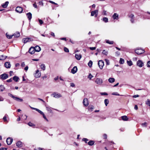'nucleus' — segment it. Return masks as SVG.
Returning <instances> with one entry per match:
<instances>
[{
  "mask_svg": "<svg viewBox=\"0 0 150 150\" xmlns=\"http://www.w3.org/2000/svg\"><path fill=\"white\" fill-rule=\"evenodd\" d=\"M83 103L84 105L85 106H87L88 105V99L87 98H85L83 101Z\"/></svg>",
  "mask_w": 150,
  "mask_h": 150,
  "instance_id": "obj_12",
  "label": "nucleus"
},
{
  "mask_svg": "<svg viewBox=\"0 0 150 150\" xmlns=\"http://www.w3.org/2000/svg\"><path fill=\"white\" fill-rule=\"evenodd\" d=\"M75 58L78 60H79L81 58V55L80 54H76Z\"/></svg>",
  "mask_w": 150,
  "mask_h": 150,
  "instance_id": "obj_17",
  "label": "nucleus"
},
{
  "mask_svg": "<svg viewBox=\"0 0 150 150\" xmlns=\"http://www.w3.org/2000/svg\"><path fill=\"white\" fill-rule=\"evenodd\" d=\"M134 108L136 110H137L138 109V106L137 105H135Z\"/></svg>",
  "mask_w": 150,
  "mask_h": 150,
  "instance_id": "obj_64",
  "label": "nucleus"
},
{
  "mask_svg": "<svg viewBox=\"0 0 150 150\" xmlns=\"http://www.w3.org/2000/svg\"><path fill=\"white\" fill-rule=\"evenodd\" d=\"M34 76L36 78H39L41 76V73L38 70H37L34 74Z\"/></svg>",
  "mask_w": 150,
  "mask_h": 150,
  "instance_id": "obj_7",
  "label": "nucleus"
},
{
  "mask_svg": "<svg viewBox=\"0 0 150 150\" xmlns=\"http://www.w3.org/2000/svg\"><path fill=\"white\" fill-rule=\"evenodd\" d=\"M124 62V60L122 58H120L119 63L121 64H123Z\"/></svg>",
  "mask_w": 150,
  "mask_h": 150,
  "instance_id": "obj_38",
  "label": "nucleus"
},
{
  "mask_svg": "<svg viewBox=\"0 0 150 150\" xmlns=\"http://www.w3.org/2000/svg\"><path fill=\"white\" fill-rule=\"evenodd\" d=\"M4 66L6 68H9V62H5L4 64Z\"/></svg>",
  "mask_w": 150,
  "mask_h": 150,
  "instance_id": "obj_30",
  "label": "nucleus"
},
{
  "mask_svg": "<svg viewBox=\"0 0 150 150\" xmlns=\"http://www.w3.org/2000/svg\"><path fill=\"white\" fill-rule=\"evenodd\" d=\"M129 17L131 18H133L134 17V15L133 14H131L129 15Z\"/></svg>",
  "mask_w": 150,
  "mask_h": 150,
  "instance_id": "obj_48",
  "label": "nucleus"
},
{
  "mask_svg": "<svg viewBox=\"0 0 150 150\" xmlns=\"http://www.w3.org/2000/svg\"><path fill=\"white\" fill-rule=\"evenodd\" d=\"M30 108L33 109V110H35L37 111L38 112H39L40 111V110H39L38 109H37V108H33V107H30Z\"/></svg>",
  "mask_w": 150,
  "mask_h": 150,
  "instance_id": "obj_41",
  "label": "nucleus"
},
{
  "mask_svg": "<svg viewBox=\"0 0 150 150\" xmlns=\"http://www.w3.org/2000/svg\"><path fill=\"white\" fill-rule=\"evenodd\" d=\"M43 116V117L44 118V119L45 120L47 121H48V120H47V118L46 117V116H45L44 114V113L42 112V111H41V110L40 111V112H39Z\"/></svg>",
  "mask_w": 150,
  "mask_h": 150,
  "instance_id": "obj_22",
  "label": "nucleus"
},
{
  "mask_svg": "<svg viewBox=\"0 0 150 150\" xmlns=\"http://www.w3.org/2000/svg\"><path fill=\"white\" fill-rule=\"evenodd\" d=\"M35 51L39 52L41 50V48L38 46H36L34 48Z\"/></svg>",
  "mask_w": 150,
  "mask_h": 150,
  "instance_id": "obj_18",
  "label": "nucleus"
},
{
  "mask_svg": "<svg viewBox=\"0 0 150 150\" xmlns=\"http://www.w3.org/2000/svg\"><path fill=\"white\" fill-rule=\"evenodd\" d=\"M137 65L139 67H142L144 66V64L142 60H139L137 62Z\"/></svg>",
  "mask_w": 150,
  "mask_h": 150,
  "instance_id": "obj_8",
  "label": "nucleus"
},
{
  "mask_svg": "<svg viewBox=\"0 0 150 150\" xmlns=\"http://www.w3.org/2000/svg\"><path fill=\"white\" fill-rule=\"evenodd\" d=\"M93 64V62L91 60H90L88 63V65L90 67H91Z\"/></svg>",
  "mask_w": 150,
  "mask_h": 150,
  "instance_id": "obj_37",
  "label": "nucleus"
},
{
  "mask_svg": "<svg viewBox=\"0 0 150 150\" xmlns=\"http://www.w3.org/2000/svg\"><path fill=\"white\" fill-rule=\"evenodd\" d=\"M49 2L50 3H52V4H56V5H57V3H55L53 1H49Z\"/></svg>",
  "mask_w": 150,
  "mask_h": 150,
  "instance_id": "obj_53",
  "label": "nucleus"
},
{
  "mask_svg": "<svg viewBox=\"0 0 150 150\" xmlns=\"http://www.w3.org/2000/svg\"><path fill=\"white\" fill-rule=\"evenodd\" d=\"M28 125L30 126L33 127L35 126V125L30 122L28 123Z\"/></svg>",
  "mask_w": 150,
  "mask_h": 150,
  "instance_id": "obj_42",
  "label": "nucleus"
},
{
  "mask_svg": "<svg viewBox=\"0 0 150 150\" xmlns=\"http://www.w3.org/2000/svg\"><path fill=\"white\" fill-rule=\"evenodd\" d=\"M28 66H27L26 67H25V68H24V70L25 71H27L28 70Z\"/></svg>",
  "mask_w": 150,
  "mask_h": 150,
  "instance_id": "obj_56",
  "label": "nucleus"
},
{
  "mask_svg": "<svg viewBox=\"0 0 150 150\" xmlns=\"http://www.w3.org/2000/svg\"><path fill=\"white\" fill-rule=\"evenodd\" d=\"M106 42L107 43L111 45L113 44L114 42L113 41H110L109 40H107L106 41Z\"/></svg>",
  "mask_w": 150,
  "mask_h": 150,
  "instance_id": "obj_34",
  "label": "nucleus"
},
{
  "mask_svg": "<svg viewBox=\"0 0 150 150\" xmlns=\"http://www.w3.org/2000/svg\"><path fill=\"white\" fill-rule=\"evenodd\" d=\"M70 86L72 87H74L75 86V85L74 83H70Z\"/></svg>",
  "mask_w": 150,
  "mask_h": 150,
  "instance_id": "obj_55",
  "label": "nucleus"
},
{
  "mask_svg": "<svg viewBox=\"0 0 150 150\" xmlns=\"http://www.w3.org/2000/svg\"><path fill=\"white\" fill-rule=\"evenodd\" d=\"M9 4V2L8 1H6L5 3L2 4L1 6L4 8H6L7 6Z\"/></svg>",
  "mask_w": 150,
  "mask_h": 150,
  "instance_id": "obj_20",
  "label": "nucleus"
},
{
  "mask_svg": "<svg viewBox=\"0 0 150 150\" xmlns=\"http://www.w3.org/2000/svg\"><path fill=\"white\" fill-rule=\"evenodd\" d=\"M94 142L93 141L90 140L88 143V144L90 146H92L94 144Z\"/></svg>",
  "mask_w": 150,
  "mask_h": 150,
  "instance_id": "obj_27",
  "label": "nucleus"
},
{
  "mask_svg": "<svg viewBox=\"0 0 150 150\" xmlns=\"http://www.w3.org/2000/svg\"><path fill=\"white\" fill-rule=\"evenodd\" d=\"M25 66V64L24 62H23L21 63V66L22 67H24Z\"/></svg>",
  "mask_w": 150,
  "mask_h": 150,
  "instance_id": "obj_59",
  "label": "nucleus"
},
{
  "mask_svg": "<svg viewBox=\"0 0 150 150\" xmlns=\"http://www.w3.org/2000/svg\"><path fill=\"white\" fill-rule=\"evenodd\" d=\"M127 63L128 65L129 66H131L132 65V61L131 60L130 61H127Z\"/></svg>",
  "mask_w": 150,
  "mask_h": 150,
  "instance_id": "obj_31",
  "label": "nucleus"
},
{
  "mask_svg": "<svg viewBox=\"0 0 150 150\" xmlns=\"http://www.w3.org/2000/svg\"><path fill=\"white\" fill-rule=\"evenodd\" d=\"M98 65L100 69H102L104 65V62L102 60H99L98 62Z\"/></svg>",
  "mask_w": 150,
  "mask_h": 150,
  "instance_id": "obj_2",
  "label": "nucleus"
},
{
  "mask_svg": "<svg viewBox=\"0 0 150 150\" xmlns=\"http://www.w3.org/2000/svg\"><path fill=\"white\" fill-rule=\"evenodd\" d=\"M122 119L124 121H127L128 120V118L125 115L122 116L121 117Z\"/></svg>",
  "mask_w": 150,
  "mask_h": 150,
  "instance_id": "obj_26",
  "label": "nucleus"
},
{
  "mask_svg": "<svg viewBox=\"0 0 150 150\" xmlns=\"http://www.w3.org/2000/svg\"><path fill=\"white\" fill-rule=\"evenodd\" d=\"M4 89V86L2 85L0 86V91H2Z\"/></svg>",
  "mask_w": 150,
  "mask_h": 150,
  "instance_id": "obj_39",
  "label": "nucleus"
},
{
  "mask_svg": "<svg viewBox=\"0 0 150 150\" xmlns=\"http://www.w3.org/2000/svg\"><path fill=\"white\" fill-rule=\"evenodd\" d=\"M147 66L148 67H150V61H148L147 62Z\"/></svg>",
  "mask_w": 150,
  "mask_h": 150,
  "instance_id": "obj_49",
  "label": "nucleus"
},
{
  "mask_svg": "<svg viewBox=\"0 0 150 150\" xmlns=\"http://www.w3.org/2000/svg\"><path fill=\"white\" fill-rule=\"evenodd\" d=\"M106 11L105 10H103V14L104 15H106Z\"/></svg>",
  "mask_w": 150,
  "mask_h": 150,
  "instance_id": "obj_54",
  "label": "nucleus"
},
{
  "mask_svg": "<svg viewBox=\"0 0 150 150\" xmlns=\"http://www.w3.org/2000/svg\"><path fill=\"white\" fill-rule=\"evenodd\" d=\"M35 52L34 47H31L29 50V52L30 53L33 54Z\"/></svg>",
  "mask_w": 150,
  "mask_h": 150,
  "instance_id": "obj_13",
  "label": "nucleus"
},
{
  "mask_svg": "<svg viewBox=\"0 0 150 150\" xmlns=\"http://www.w3.org/2000/svg\"><path fill=\"white\" fill-rule=\"evenodd\" d=\"M19 79L18 77L16 76H15L13 78V79L15 82H18Z\"/></svg>",
  "mask_w": 150,
  "mask_h": 150,
  "instance_id": "obj_24",
  "label": "nucleus"
},
{
  "mask_svg": "<svg viewBox=\"0 0 150 150\" xmlns=\"http://www.w3.org/2000/svg\"><path fill=\"white\" fill-rule=\"evenodd\" d=\"M118 15L116 13H115L112 16L114 20H117L119 18Z\"/></svg>",
  "mask_w": 150,
  "mask_h": 150,
  "instance_id": "obj_15",
  "label": "nucleus"
},
{
  "mask_svg": "<svg viewBox=\"0 0 150 150\" xmlns=\"http://www.w3.org/2000/svg\"><path fill=\"white\" fill-rule=\"evenodd\" d=\"M34 150H42V149L40 148H38L36 149H35Z\"/></svg>",
  "mask_w": 150,
  "mask_h": 150,
  "instance_id": "obj_57",
  "label": "nucleus"
},
{
  "mask_svg": "<svg viewBox=\"0 0 150 150\" xmlns=\"http://www.w3.org/2000/svg\"><path fill=\"white\" fill-rule=\"evenodd\" d=\"M23 8H22L20 7H17L16 9V11L19 13H21L22 12Z\"/></svg>",
  "mask_w": 150,
  "mask_h": 150,
  "instance_id": "obj_11",
  "label": "nucleus"
},
{
  "mask_svg": "<svg viewBox=\"0 0 150 150\" xmlns=\"http://www.w3.org/2000/svg\"><path fill=\"white\" fill-rule=\"evenodd\" d=\"M94 108V106L93 105H89L88 107V109L89 111H92Z\"/></svg>",
  "mask_w": 150,
  "mask_h": 150,
  "instance_id": "obj_29",
  "label": "nucleus"
},
{
  "mask_svg": "<svg viewBox=\"0 0 150 150\" xmlns=\"http://www.w3.org/2000/svg\"><path fill=\"white\" fill-rule=\"evenodd\" d=\"M98 12V10H96L94 11H93L91 12V16H93L95 15V17L97 16Z\"/></svg>",
  "mask_w": 150,
  "mask_h": 150,
  "instance_id": "obj_9",
  "label": "nucleus"
},
{
  "mask_svg": "<svg viewBox=\"0 0 150 150\" xmlns=\"http://www.w3.org/2000/svg\"><path fill=\"white\" fill-rule=\"evenodd\" d=\"M95 83L99 85H101L103 83V80L100 78H97L95 81Z\"/></svg>",
  "mask_w": 150,
  "mask_h": 150,
  "instance_id": "obj_3",
  "label": "nucleus"
},
{
  "mask_svg": "<svg viewBox=\"0 0 150 150\" xmlns=\"http://www.w3.org/2000/svg\"><path fill=\"white\" fill-rule=\"evenodd\" d=\"M108 80L110 83H112L115 82V79L113 78H110L108 79Z\"/></svg>",
  "mask_w": 150,
  "mask_h": 150,
  "instance_id": "obj_25",
  "label": "nucleus"
},
{
  "mask_svg": "<svg viewBox=\"0 0 150 150\" xmlns=\"http://www.w3.org/2000/svg\"><path fill=\"white\" fill-rule=\"evenodd\" d=\"M53 97L55 98H59L61 97V94L59 93H54L53 94Z\"/></svg>",
  "mask_w": 150,
  "mask_h": 150,
  "instance_id": "obj_16",
  "label": "nucleus"
},
{
  "mask_svg": "<svg viewBox=\"0 0 150 150\" xmlns=\"http://www.w3.org/2000/svg\"><path fill=\"white\" fill-rule=\"evenodd\" d=\"M20 36V33L19 32H16L13 35H10V39L12 38H17Z\"/></svg>",
  "mask_w": 150,
  "mask_h": 150,
  "instance_id": "obj_1",
  "label": "nucleus"
},
{
  "mask_svg": "<svg viewBox=\"0 0 150 150\" xmlns=\"http://www.w3.org/2000/svg\"><path fill=\"white\" fill-rule=\"evenodd\" d=\"M8 77V75L4 73L0 75V78L2 80H4Z\"/></svg>",
  "mask_w": 150,
  "mask_h": 150,
  "instance_id": "obj_10",
  "label": "nucleus"
},
{
  "mask_svg": "<svg viewBox=\"0 0 150 150\" xmlns=\"http://www.w3.org/2000/svg\"><path fill=\"white\" fill-rule=\"evenodd\" d=\"M47 110L50 113L52 112V108L50 107L47 106L46 107Z\"/></svg>",
  "mask_w": 150,
  "mask_h": 150,
  "instance_id": "obj_23",
  "label": "nucleus"
},
{
  "mask_svg": "<svg viewBox=\"0 0 150 150\" xmlns=\"http://www.w3.org/2000/svg\"><path fill=\"white\" fill-rule=\"evenodd\" d=\"M112 95H115V96H123V95H120L117 92H113L112 93Z\"/></svg>",
  "mask_w": 150,
  "mask_h": 150,
  "instance_id": "obj_35",
  "label": "nucleus"
},
{
  "mask_svg": "<svg viewBox=\"0 0 150 150\" xmlns=\"http://www.w3.org/2000/svg\"><path fill=\"white\" fill-rule=\"evenodd\" d=\"M93 77V76L91 74H90L88 76V78L90 80H91V78Z\"/></svg>",
  "mask_w": 150,
  "mask_h": 150,
  "instance_id": "obj_44",
  "label": "nucleus"
},
{
  "mask_svg": "<svg viewBox=\"0 0 150 150\" xmlns=\"http://www.w3.org/2000/svg\"><path fill=\"white\" fill-rule=\"evenodd\" d=\"M105 61L106 62V65H109L110 64L109 61L107 59H105Z\"/></svg>",
  "mask_w": 150,
  "mask_h": 150,
  "instance_id": "obj_43",
  "label": "nucleus"
},
{
  "mask_svg": "<svg viewBox=\"0 0 150 150\" xmlns=\"http://www.w3.org/2000/svg\"><path fill=\"white\" fill-rule=\"evenodd\" d=\"M102 53L104 55H107L108 54V52L105 51V50H103L102 52Z\"/></svg>",
  "mask_w": 150,
  "mask_h": 150,
  "instance_id": "obj_40",
  "label": "nucleus"
},
{
  "mask_svg": "<svg viewBox=\"0 0 150 150\" xmlns=\"http://www.w3.org/2000/svg\"><path fill=\"white\" fill-rule=\"evenodd\" d=\"M9 139V137H8L7 138L6 140V142L7 144L8 145H9V143H8V140Z\"/></svg>",
  "mask_w": 150,
  "mask_h": 150,
  "instance_id": "obj_63",
  "label": "nucleus"
},
{
  "mask_svg": "<svg viewBox=\"0 0 150 150\" xmlns=\"http://www.w3.org/2000/svg\"><path fill=\"white\" fill-rule=\"evenodd\" d=\"M103 21L105 23L108 22V19L106 17L103 18Z\"/></svg>",
  "mask_w": 150,
  "mask_h": 150,
  "instance_id": "obj_36",
  "label": "nucleus"
},
{
  "mask_svg": "<svg viewBox=\"0 0 150 150\" xmlns=\"http://www.w3.org/2000/svg\"><path fill=\"white\" fill-rule=\"evenodd\" d=\"M40 67L41 69L43 71L45 69V65L43 64H42L40 65Z\"/></svg>",
  "mask_w": 150,
  "mask_h": 150,
  "instance_id": "obj_28",
  "label": "nucleus"
},
{
  "mask_svg": "<svg viewBox=\"0 0 150 150\" xmlns=\"http://www.w3.org/2000/svg\"><path fill=\"white\" fill-rule=\"evenodd\" d=\"M39 5H41L42 6H43V3L42 1H40L39 2Z\"/></svg>",
  "mask_w": 150,
  "mask_h": 150,
  "instance_id": "obj_51",
  "label": "nucleus"
},
{
  "mask_svg": "<svg viewBox=\"0 0 150 150\" xmlns=\"http://www.w3.org/2000/svg\"><path fill=\"white\" fill-rule=\"evenodd\" d=\"M39 22L40 25H42L43 23V21L41 19H39Z\"/></svg>",
  "mask_w": 150,
  "mask_h": 150,
  "instance_id": "obj_50",
  "label": "nucleus"
},
{
  "mask_svg": "<svg viewBox=\"0 0 150 150\" xmlns=\"http://www.w3.org/2000/svg\"><path fill=\"white\" fill-rule=\"evenodd\" d=\"M0 150H7V149L5 148H0Z\"/></svg>",
  "mask_w": 150,
  "mask_h": 150,
  "instance_id": "obj_62",
  "label": "nucleus"
},
{
  "mask_svg": "<svg viewBox=\"0 0 150 150\" xmlns=\"http://www.w3.org/2000/svg\"><path fill=\"white\" fill-rule=\"evenodd\" d=\"M36 4V2L34 4H33V6L34 8H37V6Z\"/></svg>",
  "mask_w": 150,
  "mask_h": 150,
  "instance_id": "obj_61",
  "label": "nucleus"
},
{
  "mask_svg": "<svg viewBox=\"0 0 150 150\" xmlns=\"http://www.w3.org/2000/svg\"><path fill=\"white\" fill-rule=\"evenodd\" d=\"M82 140L84 142H85L86 143L88 140L86 138H84L82 139Z\"/></svg>",
  "mask_w": 150,
  "mask_h": 150,
  "instance_id": "obj_47",
  "label": "nucleus"
},
{
  "mask_svg": "<svg viewBox=\"0 0 150 150\" xmlns=\"http://www.w3.org/2000/svg\"><path fill=\"white\" fill-rule=\"evenodd\" d=\"M26 15L29 20H30L32 18V14L30 12L26 14Z\"/></svg>",
  "mask_w": 150,
  "mask_h": 150,
  "instance_id": "obj_21",
  "label": "nucleus"
},
{
  "mask_svg": "<svg viewBox=\"0 0 150 150\" xmlns=\"http://www.w3.org/2000/svg\"><path fill=\"white\" fill-rule=\"evenodd\" d=\"M10 96H11L12 98H13V99L18 101L22 102L23 101V100L22 99L19 98L17 97H16L12 94H10Z\"/></svg>",
  "mask_w": 150,
  "mask_h": 150,
  "instance_id": "obj_4",
  "label": "nucleus"
},
{
  "mask_svg": "<svg viewBox=\"0 0 150 150\" xmlns=\"http://www.w3.org/2000/svg\"><path fill=\"white\" fill-rule=\"evenodd\" d=\"M64 51L66 52H69V50L66 47H64Z\"/></svg>",
  "mask_w": 150,
  "mask_h": 150,
  "instance_id": "obj_45",
  "label": "nucleus"
},
{
  "mask_svg": "<svg viewBox=\"0 0 150 150\" xmlns=\"http://www.w3.org/2000/svg\"><path fill=\"white\" fill-rule=\"evenodd\" d=\"M107 135L106 134H104L103 135V137L104 139H106L107 138Z\"/></svg>",
  "mask_w": 150,
  "mask_h": 150,
  "instance_id": "obj_60",
  "label": "nucleus"
},
{
  "mask_svg": "<svg viewBox=\"0 0 150 150\" xmlns=\"http://www.w3.org/2000/svg\"><path fill=\"white\" fill-rule=\"evenodd\" d=\"M100 94L101 95H107L108 93L106 92H101L100 93Z\"/></svg>",
  "mask_w": 150,
  "mask_h": 150,
  "instance_id": "obj_46",
  "label": "nucleus"
},
{
  "mask_svg": "<svg viewBox=\"0 0 150 150\" xmlns=\"http://www.w3.org/2000/svg\"><path fill=\"white\" fill-rule=\"evenodd\" d=\"M50 34L51 35L53 36V37H54L55 36V35H54V33L52 32H51L50 33Z\"/></svg>",
  "mask_w": 150,
  "mask_h": 150,
  "instance_id": "obj_58",
  "label": "nucleus"
},
{
  "mask_svg": "<svg viewBox=\"0 0 150 150\" xmlns=\"http://www.w3.org/2000/svg\"><path fill=\"white\" fill-rule=\"evenodd\" d=\"M147 123L146 122H144V123H142L141 124V125L142 127H146L147 126Z\"/></svg>",
  "mask_w": 150,
  "mask_h": 150,
  "instance_id": "obj_32",
  "label": "nucleus"
},
{
  "mask_svg": "<svg viewBox=\"0 0 150 150\" xmlns=\"http://www.w3.org/2000/svg\"><path fill=\"white\" fill-rule=\"evenodd\" d=\"M96 48V47H90L89 49L91 50H95Z\"/></svg>",
  "mask_w": 150,
  "mask_h": 150,
  "instance_id": "obj_52",
  "label": "nucleus"
},
{
  "mask_svg": "<svg viewBox=\"0 0 150 150\" xmlns=\"http://www.w3.org/2000/svg\"><path fill=\"white\" fill-rule=\"evenodd\" d=\"M77 71V68L76 66L74 67L71 69V72L73 74H75Z\"/></svg>",
  "mask_w": 150,
  "mask_h": 150,
  "instance_id": "obj_14",
  "label": "nucleus"
},
{
  "mask_svg": "<svg viewBox=\"0 0 150 150\" xmlns=\"http://www.w3.org/2000/svg\"><path fill=\"white\" fill-rule=\"evenodd\" d=\"M33 40V39L31 38H25L23 39L22 41L24 43H25Z\"/></svg>",
  "mask_w": 150,
  "mask_h": 150,
  "instance_id": "obj_6",
  "label": "nucleus"
},
{
  "mask_svg": "<svg viewBox=\"0 0 150 150\" xmlns=\"http://www.w3.org/2000/svg\"><path fill=\"white\" fill-rule=\"evenodd\" d=\"M104 103L106 106H107L108 104L109 103V101L108 99H105L104 100Z\"/></svg>",
  "mask_w": 150,
  "mask_h": 150,
  "instance_id": "obj_33",
  "label": "nucleus"
},
{
  "mask_svg": "<svg viewBox=\"0 0 150 150\" xmlns=\"http://www.w3.org/2000/svg\"><path fill=\"white\" fill-rule=\"evenodd\" d=\"M135 52L137 54H140L144 53L145 51L143 50H142L141 49H138L136 50Z\"/></svg>",
  "mask_w": 150,
  "mask_h": 150,
  "instance_id": "obj_5",
  "label": "nucleus"
},
{
  "mask_svg": "<svg viewBox=\"0 0 150 150\" xmlns=\"http://www.w3.org/2000/svg\"><path fill=\"white\" fill-rule=\"evenodd\" d=\"M16 146L18 147H21L23 146L22 143L21 141H18L16 143Z\"/></svg>",
  "mask_w": 150,
  "mask_h": 150,
  "instance_id": "obj_19",
  "label": "nucleus"
}]
</instances>
